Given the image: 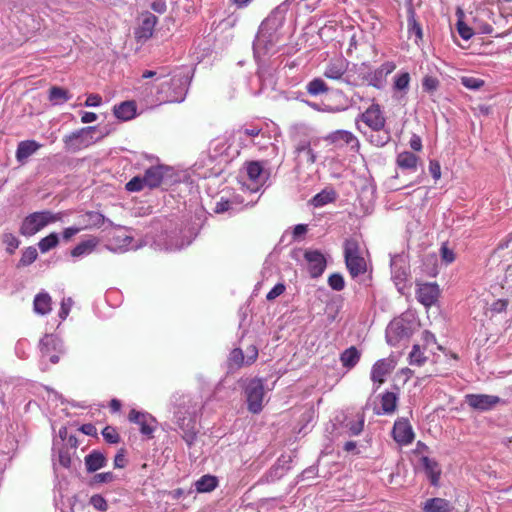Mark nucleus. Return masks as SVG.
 Segmentation results:
<instances>
[{
  "label": "nucleus",
  "mask_w": 512,
  "mask_h": 512,
  "mask_svg": "<svg viewBox=\"0 0 512 512\" xmlns=\"http://www.w3.org/2000/svg\"><path fill=\"white\" fill-rule=\"evenodd\" d=\"M248 410L254 414L259 413L263 408L264 383L262 379H251L245 387Z\"/></svg>",
  "instance_id": "39448f33"
},
{
  "label": "nucleus",
  "mask_w": 512,
  "mask_h": 512,
  "mask_svg": "<svg viewBox=\"0 0 512 512\" xmlns=\"http://www.w3.org/2000/svg\"><path fill=\"white\" fill-rule=\"evenodd\" d=\"M132 242L130 236H123L120 243H115V236L110 240L108 248L114 252H124L129 249Z\"/></svg>",
  "instance_id": "c03bdc74"
},
{
  "label": "nucleus",
  "mask_w": 512,
  "mask_h": 512,
  "mask_svg": "<svg viewBox=\"0 0 512 512\" xmlns=\"http://www.w3.org/2000/svg\"><path fill=\"white\" fill-rule=\"evenodd\" d=\"M114 115L121 120H130L135 115V105L133 102H122L114 107Z\"/></svg>",
  "instance_id": "4c0bfd02"
},
{
  "label": "nucleus",
  "mask_w": 512,
  "mask_h": 512,
  "mask_svg": "<svg viewBox=\"0 0 512 512\" xmlns=\"http://www.w3.org/2000/svg\"><path fill=\"white\" fill-rule=\"evenodd\" d=\"M97 128L95 126L85 127L71 134L66 138V149L79 150L95 142L94 134Z\"/></svg>",
  "instance_id": "9b49d317"
},
{
  "label": "nucleus",
  "mask_w": 512,
  "mask_h": 512,
  "mask_svg": "<svg viewBox=\"0 0 512 512\" xmlns=\"http://www.w3.org/2000/svg\"><path fill=\"white\" fill-rule=\"evenodd\" d=\"M438 85L439 81L435 77L426 76L423 79L422 86L425 91L432 92L437 89Z\"/></svg>",
  "instance_id": "0e129e2a"
},
{
  "label": "nucleus",
  "mask_w": 512,
  "mask_h": 512,
  "mask_svg": "<svg viewBox=\"0 0 512 512\" xmlns=\"http://www.w3.org/2000/svg\"><path fill=\"white\" fill-rule=\"evenodd\" d=\"M293 0H285L280 5H278L269 16L261 23L260 26L263 28L268 27L270 30H276L283 25L286 13L289 9V5Z\"/></svg>",
  "instance_id": "a211bd4d"
},
{
  "label": "nucleus",
  "mask_w": 512,
  "mask_h": 512,
  "mask_svg": "<svg viewBox=\"0 0 512 512\" xmlns=\"http://www.w3.org/2000/svg\"><path fill=\"white\" fill-rule=\"evenodd\" d=\"M360 256L359 242L355 238H350L345 241L344 244V257L352 258Z\"/></svg>",
  "instance_id": "37998d69"
},
{
  "label": "nucleus",
  "mask_w": 512,
  "mask_h": 512,
  "mask_svg": "<svg viewBox=\"0 0 512 512\" xmlns=\"http://www.w3.org/2000/svg\"><path fill=\"white\" fill-rule=\"evenodd\" d=\"M102 435H103V438L105 439V441L108 443L116 444L120 441V436H119L118 432L112 426H106L102 430Z\"/></svg>",
  "instance_id": "5fc2aeb1"
},
{
  "label": "nucleus",
  "mask_w": 512,
  "mask_h": 512,
  "mask_svg": "<svg viewBox=\"0 0 512 512\" xmlns=\"http://www.w3.org/2000/svg\"><path fill=\"white\" fill-rule=\"evenodd\" d=\"M397 165L401 169L416 170L418 157L409 151H404L397 156Z\"/></svg>",
  "instance_id": "72a5a7b5"
},
{
  "label": "nucleus",
  "mask_w": 512,
  "mask_h": 512,
  "mask_svg": "<svg viewBox=\"0 0 512 512\" xmlns=\"http://www.w3.org/2000/svg\"><path fill=\"white\" fill-rule=\"evenodd\" d=\"M422 463L431 484L433 486H437L441 475V470L438 463L429 457H423Z\"/></svg>",
  "instance_id": "7c9ffc66"
},
{
  "label": "nucleus",
  "mask_w": 512,
  "mask_h": 512,
  "mask_svg": "<svg viewBox=\"0 0 512 512\" xmlns=\"http://www.w3.org/2000/svg\"><path fill=\"white\" fill-rule=\"evenodd\" d=\"M58 243V237L55 233H51L50 235L44 237L38 243L39 249L42 253L48 252L52 248H54Z\"/></svg>",
  "instance_id": "de8ad7c7"
},
{
  "label": "nucleus",
  "mask_w": 512,
  "mask_h": 512,
  "mask_svg": "<svg viewBox=\"0 0 512 512\" xmlns=\"http://www.w3.org/2000/svg\"><path fill=\"white\" fill-rule=\"evenodd\" d=\"M265 164L266 162L261 161H251L246 164V174L253 184L251 191H257L259 186L267 181L269 173L265 170Z\"/></svg>",
  "instance_id": "ddd939ff"
},
{
  "label": "nucleus",
  "mask_w": 512,
  "mask_h": 512,
  "mask_svg": "<svg viewBox=\"0 0 512 512\" xmlns=\"http://www.w3.org/2000/svg\"><path fill=\"white\" fill-rule=\"evenodd\" d=\"M116 479V476L112 472L97 473L92 478L93 484L110 483Z\"/></svg>",
  "instance_id": "bf43d9fd"
},
{
  "label": "nucleus",
  "mask_w": 512,
  "mask_h": 512,
  "mask_svg": "<svg viewBox=\"0 0 512 512\" xmlns=\"http://www.w3.org/2000/svg\"><path fill=\"white\" fill-rule=\"evenodd\" d=\"M229 360L236 366H241L246 361L243 351L239 348H235L230 353Z\"/></svg>",
  "instance_id": "680f3d73"
},
{
  "label": "nucleus",
  "mask_w": 512,
  "mask_h": 512,
  "mask_svg": "<svg viewBox=\"0 0 512 512\" xmlns=\"http://www.w3.org/2000/svg\"><path fill=\"white\" fill-rule=\"evenodd\" d=\"M409 359L411 365L422 366L427 358L421 352L419 345H414L409 354Z\"/></svg>",
  "instance_id": "09e8293b"
},
{
  "label": "nucleus",
  "mask_w": 512,
  "mask_h": 512,
  "mask_svg": "<svg viewBox=\"0 0 512 512\" xmlns=\"http://www.w3.org/2000/svg\"><path fill=\"white\" fill-rule=\"evenodd\" d=\"M345 263L347 266V269L350 273V275L353 278L358 277L361 274H364L366 272L367 266L366 261L363 257H352L345 259Z\"/></svg>",
  "instance_id": "2f4dec72"
},
{
  "label": "nucleus",
  "mask_w": 512,
  "mask_h": 512,
  "mask_svg": "<svg viewBox=\"0 0 512 512\" xmlns=\"http://www.w3.org/2000/svg\"><path fill=\"white\" fill-rule=\"evenodd\" d=\"M408 34L409 37L415 36V42L422 40L423 31L421 25L417 22L415 18V12L413 9L408 10Z\"/></svg>",
  "instance_id": "58836bf2"
},
{
  "label": "nucleus",
  "mask_w": 512,
  "mask_h": 512,
  "mask_svg": "<svg viewBox=\"0 0 512 512\" xmlns=\"http://www.w3.org/2000/svg\"><path fill=\"white\" fill-rule=\"evenodd\" d=\"M53 221L49 212H35L27 216L21 225L20 232L25 236H32Z\"/></svg>",
  "instance_id": "0eeeda50"
},
{
  "label": "nucleus",
  "mask_w": 512,
  "mask_h": 512,
  "mask_svg": "<svg viewBox=\"0 0 512 512\" xmlns=\"http://www.w3.org/2000/svg\"><path fill=\"white\" fill-rule=\"evenodd\" d=\"M40 144L34 140L21 141L16 150V159L20 163H24L27 158L36 153L40 148Z\"/></svg>",
  "instance_id": "bb28decb"
},
{
  "label": "nucleus",
  "mask_w": 512,
  "mask_h": 512,
  "mask_svg": "<svg viewBox=\"0 0 512 512\" xmlns=\"http://www.w3.org/2000/svg\"><path fill=\"white\" fill-rule=\"evenodd\" d=\"M176 401L179 403L174 411L175 422L183 432V439L190 446L194 443L197 433L196 414L200 409V403L187 395L179 396Z\"/></svg>",
  "instance_id": "7ed1b4c3"
},
{
  "label": "nucleus",
  "mask_w": 512,
  "mask_h": 512,
  "mask_svg": "<svg viewBox=\"0 0 512 512\" xmlns=\"http://www.w3.org/2000/svg\"><path fill=\"white\" fill-rule=\"evenodd\" d=\"M360 359V352L352 346L342 352L340 356L341 363L346 368L354 367Z\"/></svg>",
  "instance_id": "ea45409f"
},
{
  "label": "nucleus",
  "mask_w": 512,
  "mask_h": 512,
  "mask_svg": "<svg viewBox=\"0 0 512 512\" xmlns=\"http://www.w3.org/2000/svg\"><path fill=\"white\" fill-rule=\"evenodd\" d=\"M398 397L393 392H385L381 396V410L383 414L390 415L395 412Z\"/></svg>",
  "instance_id": "c9c22d12"
},
{
  "label": "nucleus",
  "mask_w": 512,
  "mask_h": 512,
  "mask_svg": "<svg viewBox=\"0 0 512 512\" xmlns=\"http://www.w3.org/2000/svg\"><path fill=\"white\" fill-rule=\"evenodd\" d=\"M294 161L296 167L311 166L316 162L317 156L312 148V141L306 137L294 140Z\"/></svg>",
  "instance_id": "20e7f679"
},
{
  "label": "nucleus",
  "mask_w": 512,
  "mask_h": 512,
  "mask_svg": "<svg viewBox=\"0 0 512 512\" xmlns=\"http://www.w3.org/2000/svg\"><path fill=\"white\" fill-rule=\"evenodd\" d=\"M218 485V479L212 475H203L195 482V487L199 493H207L213 491Z\"/></svg>",
  "instance_id": "e433bc0d"
},
{
  "label": "nucleus",
  "mask_w": 512,
  "mask_h": 512,
  "mask_svg": "<svg viewBox=\"0 0 512 512\" xmlns=\"http://www.w3.org/2000/svg\"><path fill=\"white\" fill-rule=\"evenodd\" d=\"M52 309V300L48 293H38L33 301V310L38 315H46Z\"/></svg>",
  "instance_id": "cd10ccee"
},
{
  "label": "nucleus",
  "mask_w": 512,
  "mask_h": 512,
  "mask_svg": "<svg viewBox=\"0 0 512 512\" xmlns=\"http://www.w3.org/2000/svg\"><path fill=\"white\" fill-rule=\"evenodd\" d=\"M390 266L392 278L394 279L395 284L397 286L403 284L408 276V269L404 259L399 255H395L391 258Z\"/></svg>",
  "instance_id": "5701e85b"
},
{
  "label": "nucleus",
  "mask_w": 512,
  "mask_h": 512,
  "mask_svg": "<svg viewBox=\"0 0 512 512\" xmlns=\"http://www.w3.org/2000/svg\"><path fill=\"white\" fill-rule=\"evenodd\" d=\"M214 212L217 214H222L226 212H228L229 214H233L236 211L234 210L233 202H231L228 198L222 196L220 200L216 202Z\"/></svg>",
  "instance_id": "49530a36"
},
{
  "label": "nucleus",
  "mask_w": 512,
  "mask_h": 512,
  "mask_svg": "<svg viewBox=\"0 0 512 512\" xmlns=\"http://www.w3.org/2000/svg\"><path fill=\"white\" fill-rule=\"evenodd\" d=\"M279 42L278 31L270 30L268 27H259L258 33L253 43L255 54L269 53L274 46Z\"/></svg>",
  "instance_id": "6e6552de"
},
{
  "label": "nucleus",
  "mask_w": 512,
  "mask_h": 512,
  "mask_svg": "<svg viewBox=\"0 0 512 512\" xmlns=\"http://www.w3.org/2000/svg\"><path fill=\"white\" fill-rule=\"evenodd\" d=\"M105 222L110 225L111 221L106 220L105 217L97 211H87L79 215L78 226L66 228V239L72 237L83 229H89L93 227H101Z\"/></svg>",
  "instance_id": "423d86ee"
},
{
  "label": "nucleus",
  "mask_w": 512,
  "mask_h": 512,
  "mask_svg": "<svg viewBox=\"0 0 512 512\" xmlns=\"http://www.w3.org/2000/svg\"><path fill=\"white\" fill-rule=\"evenodd\" d=\"M90 504L98 511H106L108 508L105 498L99 494H95L90 498Z\"/></svg>",
  "instance_id": "13d9d810"
},
{
  "label": "nucleus",
  "mask_w": 512,
  "mask_h": 512,
  "mask_svg": "<svg viewBox=\"0 0 512 512\" xmlns=\"http://www.w3.org/2000/svg\"><path fill=\"white\" fill-rule=\"evenodd\" d=\"M144 187H147L144 176H135L126 183V190L129 192H138L141 191Z\"/></svg>",
  "instance_id": "3c124183"
},
{
  "label": "nucleus",
  "mask_w": 512,
  "mask_h": 512,
  "mask_svg": "<svg viewBox=\"0 0 512 512\" xmlns=\"http://www.w3.org/2000/svg\"><path fill=\"white\" fill-rule=\"evenodd\" d=\"M393 438L400 445H408L414 440V432L408 419L399 418L393 426Z\"/></svg>",
  "instance_id": "dca6fc26"
},
{
  "label": "nucleus",
  "mask_w": 512,
  "mask_h": 512,
  "mask_svg": "<svg viewBox=\"0 0 512 512\" xmlns=\"http://www.w3.org/2000/svg\"><path fill=\"white\" fill-rule=\"evenodd\" d=\"M348 65L349 62L343 57L332 59L326 65L323 75L328 79L341 80L348 69Z\"/></svg>",
  "instance_id": "412c9836"
},
{
  "label": "nucleus",
  "mask_w": 512,
  "mask_h": 512,
  "mask_svg": "<svg viewBox=\"0 0 512 512\" xmlns=\"http://www.w3.org/2000/svg\"><path fill=\"white\" fill-rule=\"evenodd\" d=\"M334 199H335L334 192L322 191L313 197L312 204L315 207H321V206H324V205L332 202Z\"/></svg>",
  "instance_id": "a18cd8bd"
},
{
  "label": "nucleus",
  "mask_w": 512,
  "mask_h": 512,
  "mask_svg": "<svg viewBox=\"0 0 512 512\" xmlns=\"http://www.w3.org/2000/svg\"><path fill=\"white\" fill-rule=\"evenodd\" d=\"M361 120L371 129L379 130L386 126V118L379 104L373 103L361 114Z\"/></svg>",
  "instance_id": "4468645a"
},
{
  "label": "nucleus",
  "mask_w": 512,
  "mask_h": 512,
  "mask_svg": "<svg viewBox=\"0 0 512 512\" xmlns=\"http://www.w3.org/2000/svg\"><path fill=\"white\" fill-rule=\"evenodd\" d=\"M461 83L464 87L470 90H479L483 85L484 81L480 78L472 76H464L461 78Z\"/></svg>",
  "instance_id": "8fccbe9b"
},
{
  "label": "nucleus",
  "mask_w": 512,
  "mask_h": 512,
  "mask_svg": "<svg viewBox=\"0 0 512 512\" xmlns=\"http://www.w3.org/2000/svg\"><path fill=\"white\" fill-rule=\"evenodd\" d=\"M329 286L335 291H341L345 287L344 278L339 273H333L328 278Z\"/></svg>",
  "instance_id": "864d4df0"
},
{
  "label": "nucleus",
  "mask_w": 512,
  "mask_h": 512,
  "mask_svg": "<svg viewBox=\"0 0 512 512\" xmlns=\"http://www.w3.org/2000/svg\"><path fill=\"white\" fill-rule=\"evenodd\" d=\"M171 171V168L163 165L148 168L144 173L146 186L149 188L159 187L171 175Z\"/></svg>",
  "instance_id": "f3484780"
},
{
  "label": "nucleus",
  "mask_w": 512,
  "mask_h": 512,
  "mask_svg": "<svg viewBox=\"0 0 512 512\" xmlns=\"http://www.w3.org/2000/svg\"><path fill=\"white\" fill-rule=\"evenodd\" d=\"M326 140L338 146L350 145L351 148L359 146L358 139L351 132L346 130H337L329 134Z\"/></svg>",
  "instance_id": "b1692460"
},
{
  "label": "nucleus",
  "mask_w": 512,
  "mask_h": 512,
  "mask_svg": "<svg viewBox=\"0 0 512 512\" xmlns=\"http://www.w3.org/2000/svg\"><path fill=\"white\" fill-rule=\"evenodd\" d=\"M98 244V238L90 236L87 239L81 241L71 250V256L75 259L85 257L91 254Z\"/></svg>",
  "instance_id": "393cba45"
},
{
  "label": "nucleus",
  "mask_w": 512,
  "mask_h": 512,
  "mask_svg": "<svg viewBox=\"0 0 512 512\" xmlns=\"http://www.w3.org/2000/svg\"><path fill=\"white\" fill-rule=\"evenodd\" d=\"M142 78H153L150 94L153 101L161 104L181 103L185 100L191 82L190 71L187 68L176 69L169 74L164 70H146Z\"/></svg>",
  "instance_id": "f257e3e1"
},
{
  "label": "nucleus",
  "mask_w": 512,
  "mask_h": 512,
  "mask_svg": "<svg viewBox=\"0 0 512 512\" xmlns=\"http://www.w3.org/2000/svg\"><path fill=\"white\" fill-rule=\"evenodd\" d=\"M85 466L89 473L98 471L107 465V459L104 454L98 450L91 451L85 456Z\"/></svg>",
  "instance_id": "a878e982"
},
{
  "label": "nucleus",
  "mask_w": 512,
  "mask_h": 512,
  "mask_svg": "<svg viewBox=\"0 0 512 512\" xmlns=\"http://www.w3.org/2000/svg\"><path fill=\"white\" fill-rule=\"evenodd\" d=\"M60 341L53 334H46L40 341L42 357H45L52 350H56Z\"/></svg>",
  "instance_id": "a19ab883"
},
{
  "label": "nucleus",
  "mask_w": 512,
  "mask_h": 512,
  "mask_svg": "<svg viewBox=\"0 0 512 512\" xmlns=\"http://www.w3.org/2000/svg\"><path fill=\"white\" fill-rule=\"evenodd\" d=\"M410 79V74L408 72H400L395 75L393 90L395 93L401 94L399 98L406 95L409 89Z\"/></svg>",
  "instance_id": "473e14b6"
},
{
  "label": "nucleus",
  "mask_w": 512,
  "mask_h": 512,
  "mask_svg": "<svg viewBox=\"0 0 512 512\" xmlns=\"http://www.w3.org/2000/svg\"><path fill=\"white\" fill-rule=\"evenodd\" d=\"M412 333L410 323L404 318H396L392 320L386 329L387 342L396 345L399 340L408 338Z\"/></svg>",
  "instance_id": "9d476101"
},
{
  "label": "nucleus",
  "mask_w": 512,
  "mask_h": 512,
  "mask_svg": "<svg viewBox=\"0 0 512 512\" xmlns=\"http://www.w3.org/2000/svg\"><path fill=\"white\" fill-rule=\"evenodd\" d=\"M52 430L55 433L51 449V461L55 477L54 504L56 510L63 512L62 499L64 495L62 492L61 482L64 469V425L53 422Z\"/></svg>",
  "instance_id": "f03ea898"
},
{
  "label": "nucleus",
  "mask_w": 512,
  "mask_h": 512,
  "mask_svg": "<svg viewBox=\"0 0 512 512\" xmlns=\"http://www.w3.org/2000/svg\"><path fill=\"white\" fill-rule=\"evenodd\" d=\"M127 460L125 457V450L120 449L114 458V467L115 468H124L126 466Z\"/></svg>",
  "instance_id": "774afa93"
},
{
  "label": "nucleus",
  "mask_w": 512,
  "mask_h": 512,
  "mask_svg": "<svg viewBox=\"0 0 512 512\" xmlns=\"http://www.w3.org/2000/svg\"><path fill=\"white\" fill-rule=\"evenodd\" d=\"M440 295L439 286L436 283H422L417 285L416 298L425 307L436 303Z\"/></svg>",
  "instance_id": "2eb2a0df"
},
{
  "label": "nucleus",
  "mask_w": 512,
  "mask_h": 512,
  "mask_svg": "<svg viewBox=\"0 0 512 512\" xmlns=\"http://www.w3.org/2000/svg\"><path fill=\"white\" fill-rule=\"evenodd\" d=\"M245 356V363L246 364H251L253 363L257 357H258V349L256 346L254 345H250L249 347H247L246 349V354L244 355Z\"/></svg>",
  "instance_id": "338daca9"
},
{
  "label": "nucleus",
  "mask_w": 512,
  "mask_h": 512,
  "mask_svg": "<svg viewBox=\"0 0 512 512\" xmlns=\"http://www.w3.org/2000/svg\"><path fill=\"white\" fill-rule=\"evenodd\" d=\"M304 258L308 263V270L312 278L321 276L326 268V259L318 250H307Z\"/></svg>",
  "instance_id": "aec40b11"
},
{
  "label": "nucleus",
  "mask_w": 512,
  "mask_h": 512,
  "mask_svg": "<svg viewBox=\"0 0 512 512\" xmlns=\"http://www.w3.org/2000/svg\"><path fill=\"white\" fill-rule=\"evenodd\" d=\"M37 250L34 247H28L26 248L23 253L22 257L20 259V264L23 266H28L31 263H33L37 258Z\"/></svg>",
  "instance_id": "603ef678"
},
{
  "label": "nucleus",
  "mask_w": 512,
  "mask_h": 512,
  "mask_svg": "<svg viewBox=\"0 0 512 512\" xmlns=\"http://www.w3.org/2000/svg\"><path fill=\"white\" fill-rule=\"evenodd\" d=\"M128 418L131 422H134L139 425L140 432L143 435H145L147 437L153 436V433L156 429V420L150 414L132 410L129 413Z\"/></svg>",
  "instance_id": "6ab92c4d"
},
{
  "label": "nucleus",
  "mask_w": 512,
  "mask_h": 512,
  "mask_svg": "<svg viewBox=\"0 0 512 512\" xmlns=\"http://www.w3.org/2000/svg\"><path fill=\"white\" fill-rule=\"evenodd\" d=\"M307 92L312 96H317L328 92L327 84L321 78H314L306 86Z\"/></svg>",
  "instance_id": "79ce46f5"
},
{
  "label": "nucleus",
  "mask_w": 512,
  "mask_h": 512,
  "mask_svg": "<svg viewBox=\"0 0 512 512\" xmlns=\"http://www.w3.org/2000/svg\"><path fill=\"white\" fill-rule=\"evenodd\" d=\"M156 23H157V17L155 15H153V14L146 15L143 18L140 27L136 31L137 38L144 39V40L149 39L153 34V30H154Z\"/></svg>",
  "instance_id": "c85d7f7f"
},
{
  "label": "nucleus",
  "mask_w": 512,
  "mask_h": 512,
  "mask_svg": "<svg viewBox=\"0 0 512 512\" xmlns=\"http://www.w3.org/2000/svg\"><path fill=\"white\" fill-rule=\"evenodd\" d=\"M364 415L358 414L357 420L347 423V427L352 435H359L364 427Z\"/></svg>",
  "instance_id": "6e6d98bb"
},
{
  "label": "nucleus",
  "mask_w": 512,
  "mask_h": 512,
  "mask_svg": "<svg viewBox=\"0 0 512 512\" xmlns=\"http://www.w3.org/2000/svg\"><path fill=\"white\" fill-rule=\"evenodd\" d=\"M451 510L450 502L443 498L428 499L423 505L424 512H450Z\"/></svg>",
  "instance_id": "c756f323"
},
{
  "label": "nucleus",
  "mask_w": 512,
  "mask_h": 512,
  "mask_svg": "<svg viewBox=\"0 0 512 512\" xmlns=\"http://www.w3.org/2000/svg\"><path fill=\"white\" fill-rule=\"evenodd\" d=\"M190 244V241H184V240H176L174 241L173 237L170 236L169 238V241L166 243V250H169V251H173V250H179V249H182L183 247L187 246Z\"/></svg>",
  "instance_id": "e2e57ef3"
},
{
  "label": "nucleus",
  "mask_w": 512,
  "mask_h": 512,
  "mask_svg": "<svg viewBox=\"0 0 512 512\" xmlns=\"http://www.w3.org/2000/svg\"><path fill=\"white\" fill-rule=\"evenodd\" d=\"M392 361L388 359L378 360L372 367L371 380L377 383L376 389L385 382V377L393 370Z\"/></svg>",
  "instance_id": "4be33fe9"
},
{
  "label": "nucleus",
  "mask_w": 512,
  "mask_h": 512,
  "mask_svg": "<svg viewBox=\"0 0 512 512\" xmlns=\"http://www.w3.org/2000/svg\"><path fill=\"white\" fill-rule=\"evenodd\" d=\"M285 291V286L282 283L276 284L266 295V299L271 301L283 294Z\"/></svg>",
  "instance_id": "69168bd1"
},
{
  "label": "nucleus",
  "mask_w": 512,
  "mask_h": 512,
  "mask_svg": "<svg viewBox=\"0 0 512 512\" xmlns=\"http://www.w3.org/2000/svg\"><path fill=\"white\" fill-rule=\"evenodd\" d=\"M390 138V132L385 127L379 130H371V133L368 135L369 142L377 147L386 145L390 141Z\"/></svg>",
  "instance_id": "f704fd0d"
},
{
  "label": "nucleus",
  "mask_w": 512,
  "mask_h": 512,
  "mask_svg": "<svg viewBox=\"0 0 512 512\" xmlns=\"http://www.w3.org/2000/svg\"><path fill=\"white\" fill-rule=\"evenodd\" d=\"M396 69V64L392 61H386L378 68L364 75V79L369 86L376 89H383L387 83V77Z\"/></svg>",
  "instance_id": "1a4fd4ad"
},
{
  "label": "nucleus",
  "mask_w": 512,
  "mask_h": 512,
  "mask_svg": "<svg viewBox=\"0 0 512 512\" xmlns=\"http://www.w3.org/2000/svg\"><path fill=\"white\" fill-rule=\"evenodd\" d=\"M465 402L474 410L481 412L489 411L498 404L504 403V400L495 395L488 394H467Z\"/></svg>",
  "instance_id": "f8f14e48"
},
{
  "label": "nucleus",
  "mask_w": 512,
  "mask_h": 512,
  "mask_svg": "<svg viewBox=\"0 0 512 512\" xmlns=\"http://www.w3.org/2000/svg\"><path fill=\"white\" fill-rule=\"evenodd\" d=\"M2 240L10 254H12L19 246V240L11 233H5Z\"/></svg>",
  "instance_id": "4d7b16f0"
},
{
  "label": "nucleus",
  "mask_w": 512,
  "mask_h": 512,
  "mask_svg": "<svg viewBox=\"0 0 512 512\" xmlns=\"http://www.w3.org/2000/svg\"><path fill=\"white\" fill-rule=\"evenodd\" d=\"M457 31L464 40H469L473 36V30L462 20L457 22Z\"/></svg>",
  "instance_id": "052dcab7"
}]
</instances>
